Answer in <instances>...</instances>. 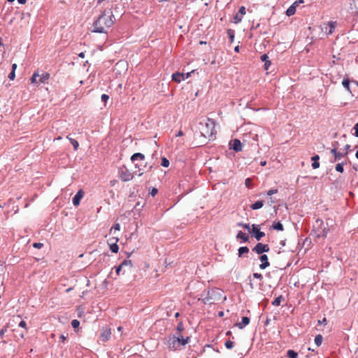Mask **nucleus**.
Instances as JSON below:
<instances>
[{
	"mask_svg": "<svg viewBox=\"0 0 358 358\" xmlns=\"http://www.w3.org/2000/svg\"><path fill=\"white\" fill-rule=\"evenodd\" d=\"M243 143L240 140L236 138L231 141L230 148L238 152L242 150Z\"/></svg>",
	"mask_w": 358,
	"mask_h": 358,
	"instance_id": "6",
	"label": "nucleus"
},
{
	"mask_svg": "<svg viewBox=\"0 0 358 358\" xmlns=\"http://www.w3.org/2000/svg\"><path fill=\"white\" fill-rule=\"evenodd\" d=\"M250 232L257 241H260L265 236V233L260 231V226L258 224H252V231H250Z\"/></svg>",
	"mask_w": 358,
	"mask_h": 358,
	"instance_id": "4",
	"label": "nucleus"
},
{
	"mask_svg": "<svg viewBox=\"0 0 358 358\" xmlns=\"http://www.w3.org/2000/svg\"><path fill=\"white\" fill-rule=\"evenodd\" d=\"M350 149V145H349V144L345 145V152H348Z\"/></svg>",
	"mask_w": 358,
	"mask_h": 358,
	"instance_id": "63",
	"label": "nucleus"
},
{
	"mask_svg": "<svg viewBox=\"0 0 358 358\" xmlns=\"http://www.w3.org/2000/svg\"><path fill=\"white\" fill-rule=\"evenodd\" d=\"M323 341V337L321 334H318L315 337L314 341L317 347L320 346Z\"/></svg>",
	"mask_w": 358,
	"mask_h": 358,
	"instance_id": "24",
	"label": "nucleus"
},
{
	"mask_svg": "<svg viewBox=\"0 0 358 358\" xmlns=\"http://www.w3.org/2000/svg\"><path fill=\"white\" fill-rule=\"evenodd\" d=\"M288 358H297L298 354L293 350H289L287 352Z\"/></svg>",
	"mask_w": 358,
	"mask_h": 358,
	"instance_id": "28",
	"label": "nucleus"
},
{
	"mask_svg": "<svg viewBox=\"0 0 358 358\" xmlns=\"http://www.w3.org/2000/svg\"><path fill=\"white\" fill-rule=\"evenodd\" d=\"M80 325V322L78 320H73L71 321V326L73 329H77Z\"/></svg>",
	"mask_w": 358,
	"mask_h": 358,
	"instance_id": "36",
	"label": "nucleus"
},
{
	"mask_svg": "<svg viewBox=\"0 0 358 358\" xmlns=\"http://www.w3.org/2000/svg\"><path fill=\"white\" fill-rule=\"evenodd\" d=\"M101 101H102L103 102L106 103V102H107V101L109 99V96H108V95H107V94H103L101 95Z\"/></svg>",
	"mask_w": 358,
	"mask_h": 358,
	"instance_id": "42",
	"label": "nucleus"
},
{
	"mask_svg": "<svg viewBox=\"0 0 358 358\" xmlns=\"http://www.w3.org/2000/svg\"><path fill=\"white\" fill-rule=\"evenodd\" d=\"M234 20H235V23H238V22H241V20H242V17H241V16H240V15H238V13L236 14V15L234 16Z\"/></svg>",
	"mask_w": 358,
	"mask_h": 358,
	"instance_id": "47",
	"label": "nucleus"
},
{
	"mask_svg": "<svg viewBox=\"0 0 358 358\" xmlns=\"http://www.w3.org/2000/svg\"><path fill=\"white\" fill-rule=\"evenodd\" d=\"M272 227L278 231H283L284 227L283 224L280 222H273Z\"/></svg>",
	"mask_w": 358,
	"mask_h": 358,
	"instance_id": "23",
	"label": "nucleus"
},
{
	"mask_svg": "<svg viewBox=\"0 0 358 358\" xmlns=\"http://www.w3.org/2000/svg\"><path fill=\"white\" fill-rule=\"evenodd\" d=\"M199 125L201 126L199 129L202 136L210 138L215 134V122L213 120L208 118L204 123L200 122Z\"/></svg>",
	"mask_w": 358,
	"mask_h": 358,
	"instance_id": "2",
	"label": "nucleus"
},
{
	"mask_svg": "<svg viewBox=\"0 0 358 358\" xmlns=\"http://www.w3.org/2000/svg\"><path fill=\"white\" fill-rule=\"evenodd\" d=\"M16 69H17V64H13L12 65V69H11V71H15Z\"/></svg>",
	"mask_w": 358,
	"mask_h": 358,
	"instance_id": "64",
	"label": "nucleus"
},
{
	"mask_svg": "<svg viewBox=\"0 0 358 358\" xmlns=\"http://www.w3.org/2000/svg\"><path fill=\"white\" fill-rule=\"evenodd\" d=\"M120 224L116 223V224H115L112 227V228H111V229H110V231H112L113 230H114V231H120Z\"/></svg>",
	"mask_w": 358,
	"mask_h": 358,
	"instance_id": "40",
	"label": "nucleus"
},
{
	"mask_svg": "<svg viewBox=\"0 0 358 358\" xmlns=\"http://www.w3.org/2000/svg\"><path fill=\"white\" fill-rule=\"evenodd\" d=\"M234 342H232L230 340H227L225 343H224V346L226 347V348L227 349H231L234 348Z\"/></svg>",
	"mask_w": 358,
	"mask_h": 358,
	"instance_id": "34",
	"label": "nucleus"
},
{
	"mask_svg": "<svg viewBox=\"0 0 358 358\" xmlns=\"http://www.w3.org/2000/svg\"><path fill=\"white\" fill-rule=\"evenodd\" d=\"M84 192L82 189H80L76 195L73 196L72 199L73 204L76 206L80 204L81 199L83 197Z\"/></svg>",
	"mask_w": 358,
	"mask_h": 358,
	"instance_id": "9",
	"label": "nucleus"
},
{
	"mask_svg": "<svg viewBox=\"0 0 358 358\" xmlns=\"http://www.w3.org/2000/svg\"><path fill=\"white\" fill-rule=\"evenodd\" d=\"M249 323H250V318L248 317H243L241 322L236 323V326H237L240 329H242L245 326H247Z\"/></svg>",
	"mask_w": 358,
	"mask_h": 358,
	"instance_id": "14",
	"label": "nucleus"
},
{
	"mask_svg": "<svg viewBox=\"0 0 358 358\" xmlns=\"http://www.w3.org/2000/svg\"><path fill=\"white\" fill-rule=\"evenodd\" d=\"M227 35L229 36L230 43H233L234 41V36H235L234 31L231 29H227Z\"/></svg>",
	"mask_w": 358,
	"mask_h": 358,
	"instance_id": "26",
	"label": "nucleus"
},
{
	"mask_svg": "<svg viewBox=\"0 0 358 358\" xmlns=\"http://www.w3.org/2000/svg\"><path fill=\"white\" fill-rule=\"evenodd\" d=\"M312 167L314 169H318L320 167V162H313Z\"/></svg>",
	"mask_w": 358,
	"mask_h": 358,
	"instance_id": "50",
	"label": "nucleus"
},
{
	"mask_svg": "<svg viewBox=\"0 0 358 358\" xmlns=\"http://www.w3.org/2000/svg\"><path fill=\"white\" fill-rule=\"evenodd\" d=\"M330 152L334 156L338 152V150H336V148H332Z\"/></svg>",
	"mask_w": 358,
	"mask_h": 358,
	"instance_id": "60",
	"label": "nucleus"
},
{
	"mask_svg": "<svg viewBox=\"0 0 358 358\" xmlns=\"http://www.w3.org/2000/svg\"><path fill=\"white\" fill-rule=\"evenodd\" d=\"M238 13H240L241 15L245 14V8L244 6H241L238 10Z\"/></svg>",
	"mask_w": 358,
	"mask_h": 358,
	"instance_id": "52",
	"label": "nucleus"
},
{
	"mask_svg": "<svg viewBox=\"0 0 358 358\" xmlns=\"http://www.w3.org/2000/svg\"><path fill=\"white\" fill-rule=\"evenodd\" d=\"M296 13V9L294 6H289L286 10V15L289 17L293 15Z\"/></svg>",
	"mask_w": 358,
	"mask_h": 358,
	"instance_id": "29",
	"label": "nucleus"
},
{
	"mask_svg": "<svg viewBox=\"0 0 358 358\" xmlns=\"http://www.w3.org/2000/svg\"><path fill=\"white\" fill-rule=\"evenodd\" d=\"M350 80H349V78H345V79H343V82H342V85L343 86V87L348 91L349 92L350 94H352V92L350 90Z\"/></svg>",
	"mask_w": 358,
	"mask_h": 358,
	"instance_id": "22",
	"label": "nucleus"
},
{
	"mask_svg": "<svg viewBox=\"0 0 358 358\" xmlns=\"http://www.w3.org/2000/svg\"><path fill=\"white\" fill-rule=\"evenodd\" d=\"M110 330L106 329L101 333L100 339L102 342H106L110 337Z\"/></svg>",
	"mask_w": 358,
	"mask_h": 358,
	"instance_id": "13",
	"label": "nucleus"
},
{
	"mask_svg": "<svg viewBox=\"0 0 358 358\" xmlns=\"http://www.w3.org/2000/svg\"><path fill=\"white\" fill-rule=\"evenodd\" d=\"M132 267H133V264H132V263H131V266H124V268H123V269H124V271H123V274H124L126 271H129V272H130V271H131Z\"/></svg>",
	"mask_w": 358,
	"mask_h": 358,
	"instance_id": "43",
	"label": "nucleus"
},
{
	"mask_svg": "<svg viewBox=\"0 0 358 358\" xmlns=\"http://www.w3.org/2000/svg\"><path fill=\"white\" fill-rule=\"evenodd\" d=\"M19 327H22V328H26L27 324L24 320H22L19 323Z\"/></svg>",
	"mask_w": 358,
	"mask_h": 358,
	"instance_id": "55",
	"label": "nucleus"
},
{
	"mask_svg": "<svg viewBox=\"0 0 358 358\" xmlns=\"http://www.w3.org/2000/svg\"><path fill=\"white\" fill-rule=\"evenodd\" d=\"M172 80L176 83H180L182 80H185V73L176 72L171 76Z\"/></svg>",
	"mask_w": 358,
	"mask_h": 358,
	"instance_id": "11",
	"label": "nucleus"
},
{
	"mask_svg": "<svg viewBox=\"0 0 358 358\" xmlns=\"http://www.w3.org/2000/svg\"><path fill=\"white\" fill-rule=\"evenodd\" d=\"M106 11H103L99 17L97 18L96 20L94 21L93 24L94 29L92 30L93 32L96 33H106L105 29L103 25H105L106 27L109 28L110 27L114 22L113 20V17H114L113 15L111 13L110 16H108L107 18L106 17Z\"/></svg>",
	"mask_w": 358,
	"mask_h": 358,
	"instance_id": "1",
	"label": "nucleus"
},
{
	"mask_svg": "<svg viewBox=\"0 0 358 358\" xmlns=\"http://www.w3.org/2000/svg\"><path fill=\"white\" fill-rule=\"evenodd\" d=\"M194 73V71L193 70L190 72H187V73H185V80L188 78L189 77H190L191 74Z\"/></svg>",
	"mask_w": 358,
	"mask_h": 358,
	"instance_id": "56",
	"label": "nucleus"
},
{
	"mask_svg": "<svg viewBox=\"0 0 358 358\" xmlns=\"http://www.w3.org/2000/svg\"><path fill=\"white\" fill-rule=\"evenodd\" d=\"M345 164V162L337 164L335 167L336 171L340 173H343L344 171L343 165Z\"/></svg>",
	"mask_w": 358,
	"mask_h": 358,
	"instance_id": "25",
	"label": "nucleus"
},
{
	"mask_svg": "<svg viewBox=\"0 0 358 358\" xmlns=\"http://www.w3.org/2000/svg\"><path fill=\"white\" fill-rule=\"evenodd\" d=\"M237 226L241 227L244 228L245 229H247L249 232H250V231H251L249 224H245L243 222H238Z\"/></svg>",
	"mask_w": 358,
	"mask_h": 358,
	"instance_id": "33",
	"label": "nucleus"
},
{
	"mask_svg": "<svg viewBox=\"0 0 358 358\" xmlns=\"http://www.w3.org/2000/svg\"><path fill=\"white\" fill-rule=\"evenodd\" d=\"M183 131L182 130H180L176 134V137H179V136H183Z\"/></svg>",
	"mask_w": 358,
	"mask_h": 358,
	"instance_id": "61",
	"label": "nucleus"
},
{
	"mask_svg": "<svg viewBox=\"0 0 358 358\" xmlns=\"http://www.w3.org/2000/svg\"><path fill=\"white\" fill-rule=\"evenodd\" d=\"M67 138L69 140V141L73 145V149L77 150L79 146L78 142L76 139L71 138L69 136H67Z\"/></svg>",
	"mask_w": 358,
	"mask_h": 358,
	"instance_id": "27",
	"label": "nucleus"
},
{
	"mask_svg": "<svg viewBox=\"0 0 358 358\" xmlns=\"http://www.w3.org/2000/svg\"><path fill=\"white\" fill-rule=\"evenodd\" d=\"M110 250L113 253H117L119 250V246L116 243H113L110 245Z\"/></svg>",
	"mask_w": 358,
	"mask_h": 358,
	"instance_id": "32",
	"label": "nucleus"
},
{
	"mask_svg": "<svg viewBox=\"0 0 358 358\" xmlns=\"http://www.w3.org/2000/svg\"><path fill=\"white\" fill-rule=\"evenodd\" d=\"M31 83H38V80H37V78H36L35 76H31Z\"/></svg>",
	"mask_w": 358,
	"mask_h": 358,
	"instance_id": "57",
	"label": "nucleus"
},
{
	"mask_svg": "<svg viewBox=\"0 0 358 358\" xmlns=\"http://www.w3.org/2000/svg\"><path fill=\"white\" fill-rule=\"evenodd\" d=\"M311 160L313 162H319L320 160V156L318 155H315L311 157Z\"/></svg>",
	"mask_w": 358,
	"mask_h": 358,
	"instance_id": "53",
	"label": "nucleus"
},
{
	"mask_svg": "<svg viewBox=\"0 0 358 358\" xmlns=\"http://www.w3.org/2000/svg\"><path fill=\"white\" fill-rule=\"evenodd\" d=\"M167 345L169 350L175 351L177 350H180V337L176 336L170 337L169 339L168 340Z\"/></svg>",
	"mask_w": 358,
	"mask_h": 358,
	"instance_id": "3",
	"label": "nucleus"
},
{
	"mask_svg": "<svg viewBox=\"0 0 358 358\" xmlns=\"http://www.w3.org/2000/svg\"><path fill=\"white\" fill-rule=\"evenodd\" d=\"M134 178L133 173L129 172L128 170L122 171L120 173V178L124 182H127L132 180Z\"/></svg>",
	"mask_w": 358,
	"mask_h": 358,
	"instance_id": "8",
	"label": "nucleus"
},
{
	"mask_svg": "<svg viewBox=\"0 0 358 358\" xmlns=\"http://www.w3.org/2000/svg\"><path fill=\"white\" fill-rule=\"evenodd\" d=\"M348 155V152H345L344 153H341L338 151V152L334 155V159L331 160V163L338 162L341 159V158Z\"/></svg>",
	"mask_w": 358,
	"mask_h": 358,
	"instance_id": "18",
	"label": "nucleus"
},
{
	"mask_svg": "<svg viewBox=\"0 0 358 358\" xmlns=\"http://www.w3.org/2000/svg\"><path fill=\"white\" fill-rule=\"evenodd\" d=\"M332 145H333V148H336V150H338L339 143L338 141H335L333 143Z\"/></svg>",
	"mask_w": 358,
	"mask_h": 358,
	"instance_id": "58",
	"label": "nucleus"
},
{
	"mask_svg": "<svg viewBox=\"0 0 358 358\" xmlns=\"http://www.w3.org/2000/svg\"><path fill=\"white\" fill-rule=\"evenodd\" d=\"M259 259L262 262V264L259 265L260 269L264 270L270 266L268 258L266 255H261L259 257Z\"/></svg>",
	"mask_w": 358,
	"mask_h": 358,
	"instance_id": "7",
	"label": "nucleus"
},
{
	"mask_svg": "<svg viewBox=\"0 0 358 358\" xmlns=\"http://www.w3.org/2000/svg\"><path fill=\"white\" fill-rule=\"evenodd\" d=\"M336 27V22H329L325 24V32L328 35H331L334 31Z\"/></svg>",
	"mask_w": 358,
	"mask_h": 358,
	"instance_id": "10",
	"label": "nucleus"
},
{
	"mask_svg": "<svg viewBox=\"0 0 358 358\" xmlns=\"http://www.w3.org/2000/svg\"><path fill=\"white\" fill-rule=\"evenodd\" d=\"M261 60L264 62V69L268 70L271 65V61L268 59V56L266 54H264L261 56Z\"/></svg>",
	"mask_w": 358,
	"mask_h": 358,
	"instance_id": "15",
	"label": "nucleus"
},
{
	"mask_svg": "<svg viewBox=\"0 0 358 358\" xmlns=\"http://www.w3.org/2000/svg\"><path fill=\"white\" fill-rule=\"evenodd\" d=\"M270 250L269 246L267 244H263L258 243L253 248L252 251L258 255H263L264 252H267Z\"/></svg>",
	"mask_w": 358,
	"mask_h": 358,
	"instance_id": "5",
	"label": "nucleus"
},
{
	"mask_svg": "<svg viewBox=\"0 0 358 358\" xmlns=\"http://www.w3.org/2000/svg\"><path fill=\"white\" fill-rule=\"evenodd\" d=\"M161 165L164 167H168L169 166V161L166 157L162 158Z\"/></svg>",
	"mask_w": 358,
	"mask_h": 358,
	"instance_id": "35",
	"label": "nucleus"
},
{
	"mask_svg": "<svg viewBox=\"0 0 358 358\" xmlns=\"http://www.w3.org/2000/svg\"><path fill=\"white\" fill-rule=\"evenodd\" d=\"M263 206H264V201L259 200V201H257L253 204H252L250 206V208L252 210H258V209H260L261 208H262Z\"/></svg>",
	"mask_w": 358,
	"mask_h": 358,
	"instance_id": "19",
	"label": "nucleus"
},
{
	"mask_svg": "<svg viewBox=\"0 0 358 358\" xmlns=\"http://www.w3.org/2000/svg\"><path fill=\"white\" fill-rule=\"evenodd\" d=\"M282 299H283L282 296H281V295L279 296L278 297L275 298L272 301V305L274 306H280Z\"/></svg>",
	"mask_w": 358,
	"mask_h": 358,
	"instance_id": "30",
	"label": "nucleus"
},
{
	"mask_svg": "<svg viewBox=\"0 0 358 358\" xmlns=\"http://www.w3.org/2000/svg\"><path fill=\"white\" fill-rule=\"evenodd\" d=\"M158 192L157 189L153 187L151 191L150 192V194H151L152 196H155Z\"/></svg>",
	"mask_w": 358,
	"mask_h": 358,
	"instance_id": "51",
	"label": "nucleus"
},
{
	"mask_svg": "<svg viewBox=\"0 0 358 358\" xmlns=\"http://www.w3.org/2000/svg\"><path fill=\"white\" fill-rule=\"evenodd\" d=\"M7 329H8V327L7 326H5L3 327L1 330H0V337L1 338H3L5 333L7 331Z\"/></svg>",
	"mask_w": 358,
	"mask_h": 358,
	"instance_id": "38",
	"label": "nucleus"
},
{
	"mask_svg": "<svg viewBox=\"0 0 358 358\" xmlns=\"http://www.w3.org/2000/svg\"><path fill=\"white\" fill-rule=\"evenodd\" d=\"M253 277L255 278H257V279H259V280H262L263 279V276L261 273H254L252 274Z\"/></svg>",
	"mask_w": 358,
	"mask_h": 358,
	"instance_id": "46",
	"label": "nucleus"
},
{
	"mask_svg": "<svg viewBox=\"0 0 358 358\" xmlns=\"http://www.w3.org/2000/svg\"><path fill=\"white\" fill-rule=\"evenodd\" d=\"M301 3H298V1L293 3V4L291 6H294V8L296 9V7L300 4Z\"/></svg>",
	"mask_w": 358,
	"mask_h": 358,
	"instance_id": "62",
	"label": "nucleus"
},
{
	"mask_svg": "<svg viewBox=\"0 0 358 358\" xmlns=\"http://www.w3.org/2000/svg\"><path fill=\"white\" fill-rule=\"evenodd\" d=\"M276 193H278V189H269L267 192L266 194L268 196H271V195H273L274 194H276Z\"/></svg>",
	"mask_w": 358,
	"mask_h": 358,
	"instance_id": "39",
	"label": "nucleus"
},
{
	"mask_svg": "<svg viewBox=\"0 0 358 358\" xmlns=\"http://www.w3.org/2000/svg\"><path fill=\"white\" fill-rule=\"evenodd\" d=\"M145 159V155L140 152H136L133 154L131 157V161L132 162H134L136 160H144Z\"/></svg>",
	"mask_w": 358,
	"mask_h": 358,
	"instance_id": "16",
	"label": "nucleus"
},
{
	"mask_svg": "<svg viewBox=\"0 0 358 358\" xmlns=\"http://www.w3.org/2000/svg\"><path fill=\"white\" fill-rule=\"evenodd\" d=\"M15 78V71H11L8 75V78L11 80H13Z\"/></svg>",
	"mask_w": 358,
	"mask_h": 358,
	"instance_id": "48",
	"label": "nucleus"
},
{
	"mask_svg": "<svg viewBox=\"0 0 358 358\" xmlns=\"http://www.w3.org/2000/svg\"><path fill=\"white\" fill-rule=\"evenodd\" d=\"M49 78H50V74L48 73H44L40 76L38 82L40 83H47V81Z\"/></svg>",
	"mask_w": 358,
	"mask_h": 358,
	"instance_id": "21",
	"label": "nucleus"
},
{
	"mask_svg": "<svg viewBox=\"0 0 358 358\" xmlns=\"http://www.w3.org/2000/svg\"><path fill=\"white\" fill-rule=\"evenodd\" d=\"M210 299H211V298L209 296L205 297L203 299L204 303H211L212 302L210 301Z\"/></svg>",
	"mask_w": 358,
	"mask_h": 358,
	"instance_id": "54",
	"label": "nucleus"
},
{
	"mask_svg": "<svg viewBox=\"0 0 358 358\" xmlns=\"http://www.w3.org/2000/svg\"><path fill=\"white\" fill-rule=\"evenodd\" d=\"M59 339L62 342H64L66 339V337L64 335L61 334L59 336Z\"/></svg>",
	"mask_w": 358,
	"mask_h": 358,
	"instance_id": "59",
	"label": "nucleus"
},
{
	"mask_svg": "<svg viewBox=\"0 0 358 358\" xmlns=\"http://www.w3.org/2000/svg\"><path fill=\"white\" fill-rule=\"evenodd\" d=\"M124 266H131V260L125 259L119 266H116V273L120 275V271L123 269Z\"/></svg>",
	"mask_w": 358,
	"mask_h": 358,
	"instance_id": "12",
	"label": "nucleus"
},
{
	"mask_svg": "<svg viewBox=\"0 0 358 358\" xmlns=\"http://www.w3.org/2000/svg\"><path fill=\"white\" fill-rule=\"evenodd\" d=\"M353 129L355 130V136L358 138V122L354 126Z\"/></svg>",
	"mask_w": 358,
	"mask_h": 358,
	"instance_id": "44",
	"label": "nucleus"
},
{
	"mask_svg": "<svg viewBox=\"0 0 358 358\" xmlns=\"http://www.w3.org/2000/svg\"><path fill=\"white\" fill-rule=\"evenodd\" d=\"M176 329H177V330H178V331H180H180H182L184 330V326H183L182 322H179V323L178 324V325H177V328H176Z\"/></svg>",
	"mask_w": 358,
	"mask_h": 358,
	"instance_id": "41",
	"label": "nucleus"
},
{
	"mask_svg": "<svg viewBox=\"0 0 358 358\" xmlns=\"http://www.w3.org/2000/svg\"><path fill=\"white\" fill-rule=\"evenodd\" d=\"M237 239H241L243 242L245 243L249 241V236L242 231H239L236 235Z\"/></svg>",
	"mask_w": 358,
	"mask_h": 358,
	"instance_id": "17",
	"label": "nucleus"
},
{
	"mask_svg": "<svg viewBox=\"0 0 358 358\" xmlns=\"http://www.w3.org/2000/svg\"><path fill=\"white\" fill-rule=\"evenodd\" d=\"M248 252L249 248L247 246L240 247L238 250V255L239 257H242L243 255L247 254Z\"/></svg>",
	"mask_w": 358,
	"mask_h": 358,
	"instance_id": "20",
	"label": "nucleus"
},
{
	"mask_svg": "<svg viewBox=\"0 0 358 358\" xmlns=\"http://www.w3.org/2000/svg\"><path fill=\"white\" fill-rule=\"evenodd\" d=\"M245 185L246 187H251V185H252V181H251V179L250 178H246L245 180Z\"/></svg>",
	"mask_w": 358,
	"mask_h": 358,
	"instance_id": "45",
	"label": "nucleus"
},
{
	"mask_svg": "<svg viewBox=\"0 0 358 358\" xmlns=\"http://www.w3.org/2000/svg\"><path fill=\"white\" fill-rule=\"evenodd\" d=\"M43 246V243H34L33 244V247H34V248H37V249H40V248H41Z\"/></svg>",
	"mask_w": 358,
	"mask_h": 358,
	"instance_id": "49",
	"label": "nucleus"
},
{
	"mask_svg": "<svg viewBox=\"0 0 358 358\" xmlns=\"http://www.w3.org/2000/svg\"><path fill=\"white\" fill-rule=\"evenodd\" d=\"M180 337V346H185L186 344L188 343L189 341V337L187 336V338H184L182 336H178Z\"/></svg>",
	"mask_w": 358,
	"mask_h": 358,
	"instance_id": "31",
	"label": "nucleus"
},
{
	"mask_svg": "<svg viewBox=\"0 0 358 358\" xmlns=\"http://www.w3.org/2000/svg\"><path fill=\"white\" fill-rule=\"evenodd\" d=\"M248 135L250 136L255 141H258L259 134L257 133L253 134L250 132Z\"/></svg>",
	"mask_w": 358,
	"mask_h": 358,
	"instance_id": "37",
	"label": "nucleus"
}]
</instances>
